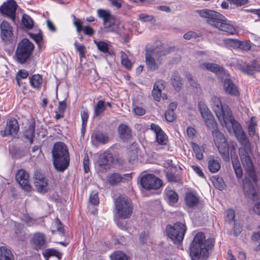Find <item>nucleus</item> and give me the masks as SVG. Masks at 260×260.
Masks as SVG:
<instances>
[{
    "instance_id": "nucleus-1",
    "label": "nucleus",
    "mask_w": 260,
    "mask_h": 260,
    "mask_svg": "<svg viewBox=\"0 0 260 260\" xmlns=\"http://www.w3.org/2000/svg\"><path fill=\"white\" fill-rule=\"evenodd\" d=\"M212 109L219 121L227 129L232 126L235 136L241 147L238 149L239 155L247 177L242 180L243 188L245 193L253 199L257 198L254 185L258 181L255 168L250 154L252 153L251 143L243 131L239 122L235 120L230 107L222 105L220 99L217 96L212 98Z\"/></svg>"
},
{
    "instance_id": "nucleus-2",
    "label": "nucleus",
    "mask_w": 260,
    "mask_h": 260,
    "mask_svg": "<svg viewBox=\"0 0 260 260\" xmlns=\"http://www.w3.org/2000/svg\"><path fill=\"white\" fill-rule=\"evenodd\" d=\"M205 238V234L202 232H199L194 236L189 248L192 260L208 257L209 251L214 246L215 240L212 238Z\"/></svg>"
},
{
    "instance_id": "nucleus-3",
    "label": "nucleus",
    "mask_w": 260,
    "mask_h": 260,
    "mask_svg": "<svg viewBox=\"0 0 260 260\" xmlns=\"http://www.w3.org/2000/svg\"><path fill=\"white\" fill-rule=\"evenodd\" d=\"M53 165L55 169L63 172L70 165V157L68 148L63 142H56L52 149Z\"/></svg>"
},
{
    "instance_id": "nucleus-4",
    "label": "nucleus",
    "mask_w": 260,
    "mask_h": 260,
    "mask_svg": "<svg viewBox=\"0 0 260 260\" xmlns=\"http://www.w3.org/2000/svg\"><path fill=\"white\" fill-rule=\"evenodd\" d=\"M173 49L174 47L164 49L162 46H160L159 48L147 49L145 54V61L148 70L151 71L157 70L159 65L162 62L160 57L167 55Z\"/></svg>"
},
{
    "instance_id": "nucleus-5",
    "label": "nucleus",
    "mask_w": 260,
    "mask_h": 260,
    "mask_svg": "<svg viewBox=\"0 0 260 260\" xmlns=\"http://www.w3.org/2000/svg\"><path fill=\"white\" fill-rule=\"evenodd\" d=\"M34 49L35 46L30 41L23 39L17 45L14 55L16 61L21 64L29 62L32 57Z\"/></svg>"
},
{
    "instance_id": "nucleus-6",
    "label": "nucleus",
    "mask_w": 260,
    "mask_h": 260,
    "mask_svg": "<svg viewBox=\"0 0 260 260\" xmlns=\"http://www.w3.org/2000/svg\"><path fill=\"white\" fill-rule=\"evenodd\" d=\"M115 209L120 218H129L133 213V205L130 199L119 196L114 202Z\"/></svg>"
},
{
    "instance_id": "nucleus-7",
    "label": "nucleus",
    "mask_w": 260,
    "mask_h": 260,
    "mask_svg": "<svg viewBox=\"0 0 260 260\" xmlns=\"http://www.w3.org/2000/svg\"><path fill=\"white\" fill-rule=\"evenodd\" d=\"M187 227L185 223L178 222L174 223L173 226L168 225L166 233L175 244H179L182 242Z\"/></svg>"
},
{
    "instance_id": "nucleus-8",
    "label": "nucleus",
    "mask_w": 260,
    "mask_h": 260,
    "mask_svg": "<svg viewBox=\"0 0 260 260\" xmlns=\"http://www.w3.org/2000/svg\"><path fill=\"white\" fill-rule=\"evenodd\" d=\"M215 145L224 159H229V147L228 140L223 133L217 128L212 131Z\"/></svg>"
},
{
    "instance_id": "nucleus-9",
    "label": "nucleus",
    "mask_w": 260,
    "mask_h": 260,
    "mask_svg": "<svg viewBox=\"0 0 260 260\" xmlns=\"http://www.w3.org/2000/svg\"><path fill=\"white\" fill-rule=\"evenodd\" d=\"M198 13L202 17L207 19L208 24L216 28L221 25L222 22L227 21V18L224 15L213 10L203 9L199 11Z\"/></svg>"
},
{
    "instance_id": "nucleus-10",
    "label": "nucleus",
    "mask_w": 260,
    "mask_h": 260,
    "mask_svg": "<svg viewBox=\"0 0 260 260\" xmlns=\"http://www.w3.org/2000/svg\"><path fill=\"white\" fill-rule=\"evenodd\" d=\"M140 183L146 190L157 189L162 185V181L153 174H146L141 177Z\"/></svg>"
},
{
    "instance_id": "nucleus-11",
    "label": "nucleus",
    "mask_w": 260,
    "mask_h": 260,
    "mask_svg": "<svg viewBox=\"0 0 260 260\" xmlns=\"http://www.w3.org/2000/svg\"><path fill=\"white\" fill-rule=\"evenodd\" d=\"M198 107L206 126L210 129L216 128L217 123L213 115L207 107L203 102H199Z\"/></svg>"
},
{
    "instance_id": "nucleus-12",
    "label": "nucleus",
    "mask_w": 260,
    "mask_h": 260,
    "mask_svg": "<svg viewBox=\"0 0 260 260\" xmlns=\"http://www.w3.org/2000/svg\"><path fill=\"white\" fill-rule=\"evenodd\" d=\"M18 5L14 0H8L4 2L0 7V12L3 16H5L13 21L16 18V11Z\"/></svg>"
},
{
    "instance_id": "nucleus-13",
    "label": "nucleus",
    "mask_w": 260,
    "mask_h": 260,
    "mask_svg": "<svg viewBox=\"0 0 260 260\" xmlns=\"http://www.w3.org/2000/svg\"><path fill=\"white\" fill-rule=\"evenodd\" d=\"M34 184L36 190L39 192L46 193L48 191V180L45 175L38 171L35 172Z\"/></svg>"
},
{
    "instance_id": "nucleus-14",
    "label": "nucleus",
    "mask_w": 260,
    "mask_h": 260,
    "mask_svg": "<svg viewBox=\"0 0 260 260\" xmlns=\"http://www.w3.org/2000/svg\"><path fill=\"white\" fill-rule=\"evenodd\" d=\"M19 130V125L17 120L14 117H11L7 120L6 126L2 131V135L3 137L13 136L17 134Z\"/></svg>"
},
{
    "instance_id": "nucleus-15",
    "label": "nucleus",
    "mask_w": 260,
    "mask_h": 260,
    "mask_svg": "<svg viewBox=\"0 0 260 260\" xmlns=\"http://www.w3.org/2000/svg\"><path fill=\"white\" fill-rule=\"evenodd\" d=\"M97 14L99 18L103 19L105 31L106 32L113 31L114 29L112 28L113 24L107 25V23L111 20H114L115 19V17L111 15L110 11L99 9L97 10Z\"/></svg>"
},
{
    "instance_id": "nucleus-16",
    "label": "nucleus",
    "mask_w": 260,
    "mask_h": 260,
    "mask_svg": "<svg viewBox=\"0 0 260 260\" xmlns=\"http://www.w3.org/2000/svg\"><path fill=\"white\" fill-rule=\"evenodd\" d=\"M238 68L241 72L248 76H253L256 72H260V64L255 60H253L249 63L239 64Z\"/></svg>"
},
{
    "instance_id": "nucleus-17",
    "label": "nucleus",
    "mask_w": 260,
    "mask_h": 260,
    "mask_svg": "<svg viewBox=\"0 0 260 260\" xmlns=\"http://www.w3.org/2000/svg\"><path fill=\"white\" fill-rule=\"evenodd\" d=\"M16 180L21 187L27 191H30L31 186L29 184V175L24 170H18L15 175Z\"/></svg>"
},
{
    "instance_id": "nucleus-18",
    "label": "nucleus",
    "mask_w": 260,
    "mask_h": 260,
    "mask_svg": "<svg viewBox=\"0 0 260 260\" xmlns=\"http://www.w3.org/2000/svg\"><path fill=\"white\" fill-rule=\"evenodd\" d=\"M30 244L36 250L44 249L46 247V240L45 235L40 232L34 233L30 240Z\"/></svg>"
},
{
    "instance_id": "nucleus-19",
    "label": "nucleus",
    "mask_w": 260,
    "mask_h": 260,
    "mask_svg": "<svg viewBox=\"0 0 260 260\" xmlns=\"http://www.w3.org/2000/svg\"><path fill=\"white\" fill-rule=\"evenodd\" d=\"M1 37L6 44L10 43L13 38L12 27L7 21H3L0 25Z\"/></svg>"
},
{
    "instance_id": "nucleus-20",
    "label": "nucleus",
    "mask_w": 260,
    "mask_h": 260,
    "mask_svg": "<svg viewBox=\"0 0 260 260\" xmlns=\"http://www.w3.org/2000/svg\"><path fill=\"white\" fill-rule=\"evenodd\" d=\"M150 129L155 133L156 141L159 145L167 144L169 141L168 137L158 124L152 123L150 124Z\"/></svg>"
},
{
    "instance_id": "nucleus-21",
    "label": "nucleus",
    "mask_w": 260,
    "mask_h": 260,
    "mask_svg": "<svg viewBox=\"0 0 260 260\" xmlns=\"http://www.w3.org/2000/svg\"><path fill=\"white\" fill-rule=\"evenodd\" d=\"M166 87V82L163 80H157L154 84L153 89L152 90V95L153 98L157 101H160L162 98L163 100L167 99V95L163 94L161 95L162 90Z\"/></svg>"
},
{
    "instance_id": "nucleus-22",
    "label": "nucleus",
    "mask_w": 260,
    "mask_h": 260,
    "mask_svg": "<svg viewBox=\"0 0 260 260\" xmlns=\"http://www.w3.org/2000/svg\"><path fill=\"white\" fill-rule=\"evenodd\" d=\"M200 68L203 70H207L212 72L217 75L223 74L225 76H230L225 72L223 67L214 63L204 62L200 66Z\"/></svg>"
},
{
    "instance_id": "nucleus-23",
    "label": "nucleus",
    "mask_w": 260,
    "mask_h": 260,
    "mask_svg": "<svg viewBox=\"0 0 260 260\" xmlns=\"http://www.w3.org/2000/svg\"><path fill=\"white\" fill-rule=\"evenodd\" d=\"M226 77L223 82V88L225 92L232 96H238L239 91L237 87L229 78V76Z\"/></svg>"
},
{
    "instance_id": "nucleus-24",
    "label": "nucleus",
    "mask_w": 260,
    "mask_h": 260,
    "mask_svg": "<svg viewBox=\"0 0 260 260\" xmlns=\"http://www.w3.org/2000/svg\"><path fill=\"white\" fill-rule=\"evenodd\" d=\"M74 24L76 28L77 32H80L83 31L84 34L88 36H93L94 33V30L89 26H85L83 27L82 22L79 19H77L75 16H74Z\"/></svg>"
},
{
    "instance_id": "nucleus-25",
    "label": "nucleus",
    "mask_w": 260,
    "mask_h": 260,
    "mask_svg": "<svg viewBox=\"0 0 260 260\" xmlns=\"http://www.w3.org/2000/svg\"><path fill=\"white\" fill-rule=\"evenodd\" d=\"M119 137L124 141H127L132 138V131L126 124H120L118 127Z\"/></svg>"
},
{
    "instance_id": "nucleus-26",
    "label": "nucleus",
    "mask_w": 260,
    "mask_h": 260,
    "mask_svg": "<svg viewBox=\"0 0 260 260\" xmlns=\"http://www.w3.org/2000/svg\"><path fill=\"white\" fill-rule=\"evenodd\" d=\"M29 84L31 87L36 89H40L42 87L43 79L42 76L36 74L29 78Z\"/></svg>"
},
{
    "instance_id": "nucleus-27",
    "label": "nucleus",
    "mask_w": 260,
    "mask_h": 260,
    "mask_svg": "<svg viewBox=\"0 0 260 260\" xmlns=\"http://www.w3.org/2000/svg\"><path fill=\"white\" fill-rule=\"evenodd\" d=\"M217 29L221 31H225L230 35H237L239 30L233 25L226 21L222 22Z\"/></svg>"
},
{
    "instance_id": "nucleus-28",
    "label": "nucleus",
    "mask_w": 260,
    "mask_h": 260,
    "mask_svg": "<svg viewBox=\"0 0 260 260\" xmlns=\"http://www.w3.org/2000/svg\"><path fill=\"white\" fill-rule=\"evenodd\" d=\"M122 176L118 173H112L109 174L106 179L108 184L111 186H114L123 181Z\"/></svg>"
},
{
    "instance_id": "nucleus-29",
    "label": "nucleus",
    "mask_w": 260,
    "mask_h": 260,
    "mask_svg": "<svg viewBox=\"0 0 260 260\" xmlns=\"http://www.w3.org/2000/svg\"><path fill=\"white\" fill-rule=\"evenodd\" d=\"M208 167L211 173H216L220 169V163L213 156H210L208 159Z\"/></svg>"
},
{
    "instance_id": "nucleus-30",
    "label": "nucleus",
    "mask_w": 260,
    "mask_h": 260,
    "mask_svg": "<svg viewBox=\"0 0 260 260\" xmlns=\"http://www.w3.org/2000/svg\"><path fill=\"white\" fill-rule=\"evenodd\" d=\"M199 202V198L192 192H188L185 194V202L189 207L197 205Z\"/></svg>"
},
{
    "instance_id": "nucleus-31",
    "label": "nucleus",
    "mask_w": 260,
    "mask_h": 260,
    "mask_svg": "<svg viewBox=\"0 0 260 260\" xmlns=\"http://www.w3.org/2000/svg\"><path fill=\"white\" fill-rule=\"evenodd\" d=\"M92 138L96 142L103 144H107L109 141L108 134L100 131H97L94 132L92 135Z\"/></svg>"
},
{
    "instance_id": "nucleus-32",
    "label": "nucleus",
    "mask_w": 260,
    "mask_h": 260,
    "mask_svg": "<svg viewBox=\"0 0 260 260\" xmlns=\"http://www.w3.org/2000/svg\"><path fill=\"white\" fill-rule=\"evenodd\" d=\"M108 155L107 153H104L99 155L98 164L100 170L103 172L106 170L109 165Z\"/></svg>"
},
{
    "instance_id": "nucleus-33",
    "label": "nucleus",
    "mask_w": 260,
    "mask_h": 260,
    "mask_svg": "<svg viewBox=\"0 0 260 260\" xmlns=\"http://www.w3.org/2000/svg\"><path fill=\"white\" fill-rule=\"evenodd\" d=\"M233 169L237 179H240L243 176V170L237 157L232 158Z\"/></svg>"
},
{
    "instance_id": "nucleus-34",
    "label": "nucleus",
    "mask_w": 260,
    "mask_h": 260,
    "mask_svg": "<svg viewBox=\"0 0 260 260\" xmlns=\"http://www.w3.org/2000/svg\"><path fill=\"white\" fill-rule=\"evenodd\" d=\"M106 104L103 100L99 101L94 107V117H99L106 110Z\"/></svg>"
},
{
    "instance_id": "nucleus-35",
    "label": "nucleus",
    "mask_w": 260,
    "mask_h": 260,
    "mask_svg": "<svg viewBox=\"0 0 260 260\" xmlns=\"http://www.w3.org/2000/svg\"><path fill=\"white\" fill-rule=\"evenodd\" d=\"M171 80L172 84L175 90L179 91L182 85V82L178 72L175 71L173 73Z\"/></svg>"
},
{
    "instance_id": "nucleus-36",
    "label": "nucleus",
    "mask_w": 260,
    "mask_h": 260,
    "mask_svg": "<svg viewBox=\"0 0 260 260\" xmlns=\"http://www.w3.org/2000/svg\"><path fill=\"white\" fill-rule=\"evenodd\" d=\"M0 260H14L11 251L5 246L0 247Z\"/></svg>"
},
{
    "instance_id": "nucleus-37",
    "label": "nucleus",
    "mask_w": 260,
    "mask_h": 260,
    "mask_svg": "<svg viewBox=\"0 0 260 260\" xmlns=\"http://www.w3.org/2000/svg\"><path fill=\"white\" fill-rule=\"evenodd\" d=\"M24 135L29 140V143L32 144L34 142V138L35 136V124H30L25 131Z\"/></svg>"
},
{
    "instance_id": "nucleus-38",
    "label": "nucleus",
    "mask_w": 260,
    "mask_h": 260,
    "mask_svg": "<svg viewBox=\"0 0 260 260\" xmlns=\"http://www.w3.org/2000/svg\"><path fill=\"white\" fill-rule=\"evenodd\" d=\"M43 255L45 258L54 256L57 257L59 260L61 259L62 255L60 252L53 248L47 249L45 252L43 253Z\"/></svg>"
},
{
    "instance_id": "nucleus-39",
    "label": "nucleus",
    "mask_w": 260,
    "mask_h": 260,
    "mask_svg": "<svg viewBox=\"0 0 260 260\" xmlns=\"http://www.w3.org/2000/svg\"><path fill=\"white\" fill-rule=\"evenodd\" d=\"M191 146L195 154L196 157L198 160H202L203 158V149L197 143L191 142Z\"/></svg>"
},
{
    "instance_id": "nucleus-40",
    "label": "nucleus",
    "mask_w": 260,
    "mask_h": 260,
    "mask_svg": "<svg viewBox=\"0 0 260 260\" xmlns=\"http://www.w3.org/2000/svg\"><path fill=\"white\" fill-rule=\"evenodd\" d=\"M29 75V73L27 71L23 69H21L18 71L15 76V80L17 82V84L19 87L21 86V80L26 79Z\"/></svg>"
},
{
    "instance_id": "nucleus-41",
    "label": "nucleus",
    "mask_w": 260,
    "mask_h": 260,
    "mask_svg": "<svg viewBox=\"0 0 260 260\" xmlns=\"http://www.w3.org/2000/svg\"><path fill=\"white\" fill-rule=\"evenodd\" d=\"M121 57V64L127 70H131L132 68V63L128 59V56L123 51H121L120 52Z\"/></svg>"
},
{
    "instance_id": "nucleus-42",
    "label": "nucleus",
    "mask_w": 260,
    "mask_h": 260,
    "mask_svg": "<svg viewBox=\"0 0 260 260\" xmlns=\"http://www.w3.org/2000/svg\"><path fill=\"white\" fill-rule=\"evenodd\" d=\"M111 260H129V257L127 256L122 251H116L111 255Z\"/></svg>"
},
{
    "instance_id": "nucleus-43",
    "label": "nucleus",
    "mask_w": 260,
    "mask_h": 260,
    "mask_svg": "<svg viewBox=\"0 0 260 260\" xmlns=\"http://www.w3.org/2000/svg\"><path fill=\"white\" fill-rule=\"evenodd\" d=\"M256 117L255 116H252L250 118V122L248 127V132L249 136L253 137L255 134L256 127L257 125V122L254 121Z\"/></svg>"
},
{
    "instance_id": "nucleus-44",
    "label": "nucleus",
    "mask_w": 260,
    "mask_h": 260,
    "mask_svg": "<svg viewBox=\"0 0 260 260\" xmlns=\"http://www.w3.org/2000/svg\"><path fill=\"white\" fill-rule=\"evenodd\" d=\"M166 195L170 204H174L177 202L178 200V196L177 192L173 190L170 189L168 190Z\"/></svg>"
},
{
    "instance_id": "nucleus-45",
    "label": "nucleus",
    "mask_w": 260,
    "mask_h": 260,
    "mask_svg": "<svg viewBox=\"0 0 260 260\" xmlns=\"http://www.w3.org/2000/svg\"><path fill=\"white\" fill-rule=\"evenodd\" d=\"M22 22L24 26L28 29H30L33 27V20L31 17L27 14H24L22 16Z\"/></svg>"
},
{
    "instance_id": "nucleus-46",
    "label": "nucleus",
    "mask_w": 260,
    "mask_h": 260,
    "mask_svg": "<svg viewBox=\"0 0 260 260\" xmlns=\"http://www.w3.org/2000/svg\"><path fill=\"white\" fill-rule=\"evenodd\" d=\"M166 177L170 182L178 183L181 181V177L180 175L175 174L171 172H168L166 174Z\"/></svg>"
},
{
    "instance_id": "nucleus-47",
    "label": "nucleus",
    "mask_w": 260,
    "mask_h": 260,
    "mask_svg": "<svg viewBox=\"0 0 260 260\" xmlns=\"http://www.w3.org/2000/svg\"><path fill=\"white\" fill-rule=\"evenodd\" d=\"M251 45L250 41H240L237 49L241 50L243 51H248L250 50Z\"/></svg>"
},
{
    "instance_id": "nucleus-48",
    "label": "nucleus",
    "mask_w": 260,
    "mask_h": 260,
    "mask_svg": "<svg viewBox=\"0 0 260 260\" xmlns=\"http://www.w3.org/2000/svg\"><path fill=\"white\" fill-rule=\"evenodd\" d=\"M98 49L103 53H108L109 50L108 45L107 43L104 41L95 42Z\"/></svg>"
},
{
    "instance_id": "nucleus-49",
    "label": "nucleus",
    "mask_w": 260,
    "mask_h": 260,
    "mask_svg": "<svg viewBox=\"0 0 260 260\" xmlns=\"http://www.w3.org/2000/svg\"><path fill=\"white\" fill-rule=\"evenodd\" d=\"M31 38L35 41V42L38 45L39 48H41L43 46V36L41 34H31Z\"/></svg>"
},
{
    "instance_id": "nucleus-50",
    "label": "nucleus",
    "mask_w": 260,
    "mask_h": 260,
    "mask_svg": "<svg viewBox=\"0 0 260 260\" xmlns=\"http://www.w3.org/2000/svg\"><path fill=\"white\" fill-rule=\"evenodd\" d=\"M89 201L91 204L95 206L99 204V198L98 193L95 191H92L89 197Z\"/></svg>"
},
{
    "instance_id": "nucleus-51",
    "label": "nucleus",
    "mask_w": 260,
    "mask_h": 260,
    "mask_svg": "<svg viewBox=\"0 0 260 260\" xmlns=\"http://www.w3.org/2000/svg\"><path fill=\"white\" fill-rule=\"evenodd\" d=\"M226 214L225 220L229 223H232L235 219V214L234 210L232 209H227L226 210Z\"/></svg>"
},
{
    "instance_id": "nucleus-52",
    "label": "nucleus",
    "mask_w": 260,
    "mask_h": 260,
    "mask_svg": "<svg viewBox=\"0 0 260 260\" xmlns=\"http://www.w3.org/2000/svg\"><path fill=\"white\" fill-rule=\"evenodd\" d=\"M139 19L142 22H151L154 20V17L152 15L142 13L139 15Z\"/></svg>"
},
{
    "instance_id": "nucleus-53",
    "label": "nucleus",
    "mask_w": 260,
    "mask_h": 260,
    "mask_svg": "<svg viewBox=\"0 0 260 260\" xmlns=\"http://www.w3.org/2000/svg\"><path fill=\"white\" fill-rule=\"evenodd\" d=\"M201 36V34H198L196 32L193 31H189L184 35L183 38L186 40H189L192 38L196 39L197 38L200 37Z\"/></svg>"
},
{
    "instance_id": "nucleus-54",
    "label": "nucleus",
    "mask_w": 260,
    "mask_h": 260,
    "mask_svg": "<svg viewBox=\"0 0 260 260\" xmlns=\"http://www.w3.org/2000/svg\"><path fill=\"white\" fill-rule=\"evenodd\" d=\"M138 150L137 149H133L130 150L128 153V158L129 161L132 162L137 159Z\"/></svg>"
},
{
    "instance_id": "nucleus-55",
    "label": "nucleus",
    "mask_w": 260,
    "mask_h": 260,
    "mask_svg": "<svg viewBox=\"0 0 260 260\" xmlns=\"http://www.w3.org/2000/svg\"><path fill=\"white\" fill-rule=\"evenodd\" d=\"M175 114L174 111L167 110L165 112V118L169 122H172L175 119Z\"/></svg>"
},
{
    "instance_id": "nucleus-56",
    "label": "nucleus",
    "mask_w": 260,
    "mask_h": 260,
    "mask_svg": "<svg viewBox=\"0 0 260 260\" xmlns=\"http://www.w3.org/2000/svg\"><path fill=\"white\" fill-rule=\"evenodd\" d=\"M83 167H84V172L85 173H87L90 171V168H89V157L87 153H86L83 158Z\"/></svg>"
},
{
    "instance_id": "nucleus-57",
    "label": "nucleus",
    "mask_w": 260,
    "mask_h": 260,
    "mask_svg": "<svg viewBox=\"0 0 260 260\" xmlns=\"http://www.w3.org/2000/svg\"><path fill=\"white\" fill-rule=\"evenodd\" d=\"M228 2L237 7H241L246 5L248 3V0H228Z\"/></svg>"
},
{
    "instance_id": "nucleus-58",
    "label": "nucleus",
    "mask_w": 260,
    "mask_h": 260,
    "mask_svg": "<svg viewBox=\"0 0 260 260\" xmlns=\"http://www.w3.org/2000/svg\"><path fill=\"white\" fill-rule=\"evenodd\" d=\"M56 229L61 236H64L65 234L64 229L60 220L58 218L56 219Z\"/></svg>"
},
{
    "instance_id": "nucleus-59",
    "label": "nucleus",
    "mask_w": 260,
    "mask_h": 260,
    "mask_svg": "<svg viewBox=\"0 0 260 260\" xmlns=\"http://www.w3.org/2000/svg\"><path fill=\"white\" fill-rule=\"evenodd\" d=\"M56 229L61 236H64L65 234L64 229L60 220L58 218L56 219Z\"/></svg>"
},
{
    "instance_id": "nucleus-60",
    "label": "nucleus",
    "mask_w": 260,
    "mask_h": 260,
    "mask_svg": "<svg viewBox=\"0 0 260 260\" xmlns=\"http://www.w3.org/2000/svg\"><path fill=\"white\" fill-rule=\"evenodd\" d=\"M76 48L77 50V51L79 53V56L80 57H85V53H86V48L84 45H77L75 44Z\"/></svg>"
},
{
    "instance_id": "nucleus-61",
    "label": "nucleus",
    "mask_w": 260,
    "mask_h": 260,
    "mask_svg": "<svg viewBox=\"0 0 260 260\" xmlns=\"http://www.w3.org/2000/svg\"><path fill=\"white\" fill-rule=\"evenodd\" d=\"M239 40L237 39H229L226 43L234 49H237L239 45Z\"/></svg>"
},
{
    "instance_id": "nucleus-62",
    "label": "nucleus",
    "mask_w": 260,
    "mask_h": 260,
    "mask_svg": "<svg viewBox=\"0 0 260 260\" xmlns=\"http://www.w3.org/2000/svg\"><path fill=\"white\" fill-rule=\"evenodd\" d=\"M67 107L66 100H64L62 101H60L58 103L57 111L59 112H64Z\"/></svg>"
},
{
    "instance_id": "nucleus-63",
    "label": "nucleus",
    "mask_w": 260,
    "mask_h": 260,
    "mask_svg": "<svg viewBox=\"0 0 260 260\" xmlns=\"http://www.w3.org/2000/svg\"><path fill=\"white\" fill-rule=\"evenodd\" d=\"M133 112L137 115L142 116L145 114L146 110L143 108L137 106L134 109Z\"/></svg>"
},
{
    "instance_id": "nucleus-64",
    "label": "nucleus",
    "mask_w": 260,
    "mask_h": 260,
    "mask_svg": "<svg viewBox=\"0 0 260 260\" xmlns=\"http://www.w3.org/2000/svg\"><path fill=\"white\" fill-rule=\"evenodd\" d=\"M242 226L240 223H234V234L235 236H238L242 232Z\"/></svg>"
}]
</instances>
